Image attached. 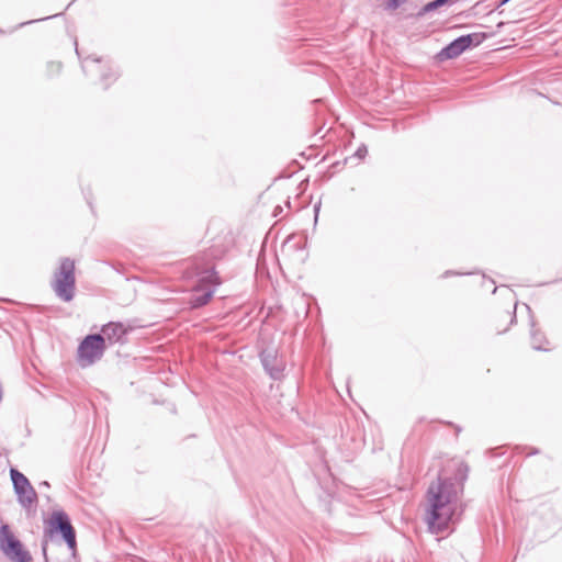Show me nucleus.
I'll use <instances>...</instances> for the list:
<instances>
[{
  "label": "nucleus",
  "instance_id": "f257e3e1",
  "mask_svg": "<svg viewBox=\"0 0 562 562\" xmlns=\"http://www.w3.org/2000/svg\"><path fill=\"white\" fill-rule=\"evenodd\" d=\"M462 491V483L450 477L439 476L437 482L429 485L425 521L431 533L445 532L454 522Z\"/></svg>",
  "mask_w": 562,
  "mask_h": 562
},
{
  "label": "nucleus",
  "instance_id": "f03ea898",
  "mask_svg": "<svg viewBox=\"0 0 562 562\" xmlns=\"http://www.w3.org/2000/svg\"><path fill=\"white\" fill-rule=\"evenodd\" d=\"M75 260L64 257L54 272L50 286L55 295L63 302H70L76 294Z\"/></svg>",
  "mask_w": 562,
  "mask_h": 562
},
{
  "label": "nucleus",
  "instance_id": "7ed1b4c3",
  "mask_svg": "<svg viewBox=\"0 0 562 562\" xmlns=\"http://www.w3.org/2000/svg\"><path fill=\"white\" fill-rule=\"evenodd\" d=\"M104 351V337L101 334L88 335L79 344L77 361L82 368L90 367L103 357Z\"/></svg>",
  "mask_w": 562,
  "mask_h": 562
},
{
  "label": "nucleus",
  "instance_id": "20e7f679",
  "mask_svg": "<svg viewBox=\"0 0 562 562\" xmlns=\"http://www.w3.org/2000/svg\"><path fill=\"white\" fill-rule=\"evenodd\" d=\"M0 550L12 562H31V553L15 538L8 525L0 527Z\"/></svg>",
  "mask_w": 562,
  "mask_h": 562
},
{
  "label": "nucleus",
  "instance_id": "39448f33",
  "mask_svg": "<svg viewBox=\"0 0 562 562\" xmlns=\"http://www.w3.org/2000/svg\"><path fill=\"white\" fill-rule=\"evenodd\" d=\"M46 531L50 535H60L69 549L76 548V532L69 516L64 510H55L52 513L47 521Z\"/></svg>",
  "mask_w": 562,
  "mask_h": 562
},
{
  "label": "nucleus",
  "instance_id": "423d86ee",
  "mask_svg": "<svg viewBox=\"0 0 562 562\" xmlns=\"http://www.w3.org/2000/svg\"><path fill=\"white\" fill-rule=\"evenodd\" d=\"M11 481L19 503L23 507H30L37 501V494L27 477L16 469L10 470Z\"/></svg>",
  "mask_w": 562,
  "mask_h": 562
},
{
  "label": "nucleus",
  "instance_id": "0eeeda50",
  "mask_svg": "<svg viewBox=\"0 0 562 562\" xmlns=\"http://www.w3.org/2000/svg\"><path fill=\"white\" fill-rule=\"evenodd\" d=\"M132 330L131 326H125L121 322H110L102 326L101 335L104 337V345L125 344L126 335Z\"/></svg>",
  "mask_w": 562,
  "mask_h": 562
},
{
  "label": "nucleus",
  "instance_id": "6e6552de",
  "mask_svg": "<svg viewBox=\"0 0 562 562\" xmlns=\"http://www.w3.org/2000/svg\"><path fill=\"white\" fill-rule=\"evenodd\" d=\"M260 361L265 371L273 380H279L283 375L284 364L278 358L274 349L267 348L260 352Z\"/></svg>",
  "mask_w": 562,
  "mask_h": 562
},
{
  "label": "nucleus",
  "instance_id": "1a4fd4ad",
  "mask_svg": "<svg viewBox=\"0 0 562 562\" xmlns=\"http://www.w3.org/2000/svg\"><path fill=\"white\" fill-rule=\"evenodd\" d=\"M469 36L461 35L457 37L438 53V58L440 60H445L460 56L465 49L469 48Z\"/></svg>",
  "mask_w": 562,
  "mask_h": 562
},
{
  "label": "nucleus",
  "instance_id": "9d476101",
  "mask_svg": "<svg viewBox=\"0 0 562 562\" xmlns=\"http://www.w3.org/2000/svg\"><path fill=\"white\" fill-rule=\"evenodd\" d=\"M214 288H203L202 285H196L192 290V295L190 296L189 304L191 308H199L206 305L214 294Z\"/></svg>",
  "mask_w": 562,
  "mask_h": 562
},
{
  "label": "nucleus",
  "instance_id": "9b49d317",
  "mask_svg": "<svg viewBox=\"0 0 562 562\" xmlns=\"http://www.w3.org/2000/svg\"><path fill=\"white\" fill-rule=\"evenodd\" d=\"M195 274L199 278L198 285H202L203 288H205V285H209V288L215 289L217 285L221 284V279L217 276V272L215 271L214 267H207L202 269L196 265Z\"/></svg>",
  "mask_w": 562,
  "mask_h": 562
},
{
  "label": "nucleus",
  "instance_id": "f8f14e48",
  "mask_svg": "<svg viewBox=\"0 0 562 562\" xmlns=\"http://www.w3.org/2000/svg\"><path fill=\"white\" fill-rule=\"evenodd\" d=\"M458 0H434V1H430L426 5H424L423 9L418 12V16H423L426 13L434 11L443 5L454 4Z\"/></svg>",
  "mask_w": 562,
  "mask_h": 562
},
{
  "label": "nucleus",
  "instance_id": "ddd939ff",
  "mask_svg": "<svg viewBox=\"0 0 562 562\" xmlns=\"http://www.w3.org/2000/svg\"><path fill=\"white\" fill-rule=\"evenodd\" d=\"M547 342L546 337L535 328V324L531 326V346L536 350H547L543 344Z\"/></svg>",
  "mask_w": 562,
  "mask_h": 562
},
{
  "label": "nucleus",
  "instance_id": "4468645a",
  "mask_svg": "<svg viewBox=\"0 0 562 562\" xmlns=\"http://www.w3.org/2000/svg\"><path fill=\"white\" fill-rule=\"evenodd\" d=\"M465 36H469L470 41H469V47L470 46H477L480 45L486 37L487 35L485 33H471V34H467Z\"/></svg>",
  "mask_w": 562,
  "mask_h": 562
},
{
  "label": "nucleus",
  "instance_id": "2eb2a0df",
  "mask_svg": "<svg viewBox=\"0 0 562 562\" xmlns=\"http://www.w3.org/2000/svg\"><path fill=\"white\" fill-rule=\"evenodd\" d=\"M117 76L119 75L116 71L110 69L109 72H104L101 75V81L104 83V87L106 88L111 82L117 79Z\"/></svg>",
  "mask_w": 562,
  "mask_h": 562
},
{
  "label": "nucleus",
  "instance_id": "dca6fc26",
  "mask_svg": "<svg viewBox=\"0 0 562 562\" xmlns=\"http://www.w3.org/2000/svg\"><path fill=\"white\" fill-rule=\"evenodd\" d=\"M408 0H386L385 2V9L394 11L398 9L401 5L406 3Z\"/></svg>",
  "mask_w": 562,
  "mask_h": 562
},
{
  "label": "nucleus",
  "instance_id": "f3484780",
  "mask_svg": "<svg viewBox=\"0 0 562 562\" xmlns=\"http://www.w3.org/2000/svg\"><path fill=\"white\" fill-rule=\"evenodd\" d=\"M368 154V148L366 145H361L358 147V149L355 153V156H357L360 159H363Z\"/></svg>",
  "mask_w": 562,
  "mask_h": 562
},
{
  "label": "nucleus",
  "instance_id": "a211bd4d",
  "mask_svg": "<svg viewBox=\"0 0 562 562\" xmlns=\"http://www.w3.org/2000/svg\"><path fill=\"white\" fill-rule=\"evenodd\" d=\"M460 473L463 472V475H462V480H465L467 479V472H468V467L464 465V464H460L459 467V470H458Z\"/></svg>",
  "mask_w": 562,
  "mask_h": 562
},
{
  "label": "nucleus",
  "instance_id": "6ab92c4d",
  "mask_svg": "<svg viewBox=\"0 0 562 562\" xmlns=\"http://www.w3.org/2000/svg\"><path fill=\"white\" fill-rule=\"evenodd\" d=\"M91 60H92V63H94V64H95V66H97L98 68H100V67H101V66H100V64H101V59H100V58H92Z\"/></svg>",
  "mask_w": 562,
  "mask_h": 562
},
{
  "label": "nucleus",
  "instance_id": "aec40b11",
  "mask_svg": "<svg viewBox=\"0 0 562 562\" xmlns=\"http://www.w3.org/2000/svg\"><path fill=\"white\" fill-rule=\"evenodd\" d=\"M87 61H88V58L85 59L83 63H82V68H83L85 71L87 70V67H88Z\"/></svg>",
  "mask_w": 562,
  "mask_h": 562
},
{
  "label": "nucleus",
  "instance_id": "412c9836",
  "mask_svg": "<svg viewBox=\"0 0 562 562\" xmlns=\"http://www.w3.org/2000/svg\"><path fill=\"white\" fill-rule=\"evenodd\" d=\"M516 321V315L515 313L513 314L512 318H510V323H514Z\"/></svg>",
  "mask_w": 562,
  "mask_h": 562
},
{
  "label": "nucleus",
  "instance_id": "4be33fe9",
  "mask_svg": "<svg viewBox=\"0 0 562 562\" xmlns=\"http://www.w3.org/2000/svg\"><path fill=\"white\" fill-rule=\"evenodd\" d=\"M319 211V205H315V213L317 214Z\"/></svg>",
  "mask_w": 562,
  "mask_h": 562
},
{
  "label": "nucleus",
  "instance_id": "5701e85b",
  "mask_svg": "<svg viewBox=\"0 0 562 562\" xmlns=\"http://www.w3.org/2000/svg\"><path fill=\"white\" fill-rule=\"evenodd\" d=\"M536 453H538V450H533V451L529 452L528 454H536Z\"/></svg>",
  "mask_w": 562,
  "mask_h": 562
}]
</instances>
